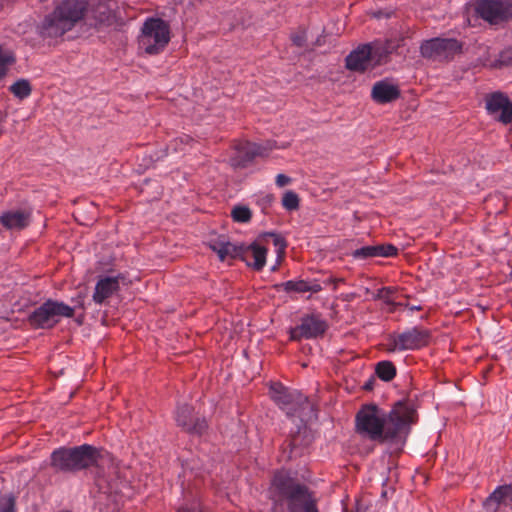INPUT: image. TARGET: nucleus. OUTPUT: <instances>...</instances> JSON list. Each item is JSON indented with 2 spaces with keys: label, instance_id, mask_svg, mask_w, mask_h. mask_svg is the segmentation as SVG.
I'll return each mask as SVG.
<instances>
[{
  "label": "nucleus",
  "instance_id": "obj_1",
  "mask_svg": "<svg viewBox=\"0 0 512 512\" xmlns=\"http://www.w3.org/2000/svg\"><path fill=\"white\" fill-rule=\"evenodd\" d=\"M414 422L415 410L405 403L398 402L389 413L367 404L357 412L356 431L371 441L403 446Z\"/></svg>",
  "mask_w": 512,
  "mask_h": 512
},
{
  "label": "nucleus",
  "instance_id": "obj_2",
  "mask_svg": "<svg viewBox=\"0 0 512 512\" xmlns=\"http://www.w3.org/2000/svg\"><path fill=\"white\" fill-rule=\"evenodd\" d=\"M87 12L99 25L111 26L121 19V7L117 0H62L47 15L39 27L43 37H60L71 30Z\"/></svg>",
  "mask_w": 512,
  "mask_h": 512
},
{
  "label": "nucleus",
  "instance_id": "obj_3",
  "mask_svg": "<svg viewBox=\"0 0 512 512\" xmlns=\"http://www.w3.org/2000/svg\"><path fill=\"white\" fill-rule=\"evenodd\" d=\"M170 41L169 24L160 18H147L138 36V49L141 53L157 55Z\"/></svg>",
  "mask_w": 512,
  "mask_h": 512
},
{
  "label": "nucleus",
  "instance_id": "obj_4",
  "mask_svg": "<svg viewBox=\"0 0 512 512\" xmlns=\"http://www.w3.org/2000/svg\"><path fill=\"white\" fill-rule=\"evenodd\" d=\"M211 249L217 253L219 259L224 261L242 255L247 265L260 271L266 264L267 249L258 243L249 245L245 250L223 239H215L210 243Z\"/></svg>",
  "mask_w": 512,
  "mask_h": 512
},
{
  "label": "nucleus",
  "instance_id": "obj_5",
  "mask_svg": "<svg viewBox=\"0 0 512 512\" xmlns=\"http://www.w3.org/2000/svg\"><path fill=\"white\" fill-rule=\"evenodd\" d=\"M272 488L287 499L290 512H318L307 489L294 484L284 473L275 474Z\"/></svg>",
  "mask_w": 512,
  "mask_h": 512
},
{
  "label": "nucleus",
  "instance_id": "obj_6",
  "mask_svg": "<svg viewBox=\"0 0 512 512\" xmlns=\"http://www.w3.org/2000/svg\"><path fill=\"white\" fill-rule=\"evenodd\" d=\"M98 451L90 445L74 448H60L51 455L54 468L61 471H73L86 468L97 462Z\"/></svg>",
  "mask_w": 512,
  "mask_h": 512
},
{
  "label": "nucleus",
  "instance_id": "obj_7",
  "mask_svg": "<svg viewBox=\"0 0 512 512\" xmlns=\"http://www.w3.org/2000/svg\"><path fill=\"white\" fill-rule=\"evenodd\" d=\"M395 46L390 42L365 44L352 51L346 58V67L352 71H365L380 65Z\"/></svg>",
  "mask_w": 512,
  "mask_h": 512
},
{
  "label": "nucleus",
  "instance_id": "obj_8",
  "mask_svg": "<svg viewBox=\"0 0 512 512\" xmlns=\"http://www.w3.org/2000/svg\"><path fill=\"white\" fill-rule=\"evenodd\" d=\"M273 401L290 417H298L302 421L311 411V404L306 396L297 390H291L281 383L270 386Z\"/></svg>",
  "mask_w": 512,
  "mask_h": 512
},
{
  "label": "nucleus",
  "instance_id": "obj_9",
  "mask_svg": "<svg viewBox=\"0 0 512 512\" xmlns=\"http://www.w3.org/2000/svg\"><path fill=\"white\" fill-rule=\"evenodd\" d=\"M74 309L62 302L48 300L35 309L29 316L30 324L35 328H51L62 317H72Z\"/></svg>",
  "mask_w": 512,
  "mask_h": 512
},
{
  "label": "nucleus",
  "instance_id": "obj_10",
  "mask_svg": "<svg viewBox=\"0 0 512 512\" xmlns=\"http://www.w3.org/2000/svg\"><path fill=\"white\" fill-rule=\"evenodd\" d=\"M284 144L277 145L276 141L269 140L264 144L240 141L234 147V155L231 158L232 165L244 167L255 157L267 156L273 149L285 148Z\"/></svg>",
  "mask_w": 512,
  "mask_h": 512
},
{
  "label": "nucleus",
  "instance_id": "obj_11",
  "mask_svg": "<svg viewBox=\"0 0 512 512\" xmlns=\"http://www.w3.org/2000/svg\"><path fill=\"white\" fill-rule=\"evenodd\" d=\"M429 342V332L419 327H413L398 334L391 335L387 345L390 352L417 350Z\"/></svg>",
  "mask_w": 512,
  "mask_h": 512
},
{
  "label": "nucleus",
  "instance_id": "obj_12",
  "mask_svg": "<svg viewBox=\"0 0 512 512\" xmlns=\"http://www.w3.org/2000/svg\"><path fill=\"white\" fill-rule=\"evenodd\" d=\"M461 50V44L456 39L433 38L424 41L420 47L421 55L432 60H448Z\"/></svg>",
  "mask_w": 512,
  "mask_h": 512
},
{
  "label": "nucleus",
  "instance_id": "obj_13",
  "mask_svg": "<svg viewBox=\"0 0 512 512\" xmlns=\"http://www.w3.org/2000/svg\"><path fill=\"white\" fill-rule=\"evenodd\" d=\"M475 9L482 19L491 24L512 18V0H478Z\"/></svg>",
  "mask_w": 512,
  "mask_h": 512
},
{
  "label": "nucleus",
  "instance_id": "obj_14",
  "mask_svg": "<svg viewBox=\"0 0 512 512\" xmlns=\"http://www.w3.org/2000/svg\"><path fill=\"white\" fill-rule=\"evenodd\" d=\"M327 328L326 322L318 316L308 315L301 319V323L290 329V339L297 341L302 338L311 339L322 335Z\"/></svg>",
  "mask_w": 512,
  "mask_h": 512
},
{
  "label": "nucleus",
  "instance_id": "obj_15",
  "mask_svg": "<svg viewBox=\"0 0 512 512\" xmlns=\"http://www.w3.org/2000/svg\"><path fill=\"white\" fill-rule=\"evenodd\" d=\"M486 109L493 118L504 124H508L512 120V102L501 92L487 96Z\"/></svg>",
  "mask_w": 512,
  "mask_h": 512
},
{
  "label": "nucleus",
  "instance_id": "obj_16",
  "mask_svg": "<svg viewBox=\"0 0 512 512\" xmlns=\"http://www.w3.org/2000/svg\"><path fill=\"white\" fill-rule=\"evenodd\" d=\"M176 421L179 426L186 431L195 434H202L207 427L204 419H194L192 416V408L188 405L179 407L176 412Z\"/></svg>",
  "mask_w": 512,
  "mask_h": 512
},
{
  "label": "nucleus",
  "instance_id": "obj_17",
  "mask_svg": "<svg viewBox=\"0 0 512 512\" xmlns=\"http://www.w3.org/2000/svg\"><path fill=\"white\" fill-rule=\"evenodd\" d=\"M512 504V486H500L484 501L483 506L487 512H498L502 506Z\"/></svg>",
  "mask_w": 512,
  "mask_h": 512
},
{
  "label": "nucleus",
  "instance_id": "obj_18",
  "mask_svg": "<svg viewBox=\"0 0 512 512\" xmlns=\"http://www.w3.org/2000/svg\"><path fill=\"white\" fill-rule=\"evenodd\" d=\"M119 289V278L112 276L101 277L95 286L93 301L103 304Z\"/></svg>",
  "mask_w": 512,
  "mask_h": 512
},
{
  "label": "nucleus",
  "instance_id": "obj_19",
  "mask_svg": "<svg viewBox=\"0 0 512 512\" xmlns=\"http://www.w3.org/2000/svg\"><path fill=\"white\" fill-rule=\"evenodd\" d=\"M99 489L107 494L108 497H113V501L117 504L121 501L122 497H129V494L125 492L129 490V487L125 481L109 480L105 477H99L97 480Z\"/></svg>",
  "mask_w": 512,
  "mask_h": 512
},
{
  "label": "nucleus",
  "instance_id": "obj_20",
  "mask_svg": "<svg viewBox=\"0 0 512 512\" xmlns=\"http://www.w3.org/2000/svg\"><path fill=\"white\" fill-rule=\"evenodd\" d=\"M398 249L391 244L364 246L352 252L355 259H366L373 257H392L395 256Z\"/></svg>",
  "mask_w": 512,
  "mask_h": 512
},
{
  "label": "nucleus",
  "instance_id": "obj_21",
  "mask_svg": "<svg viewBox=\"0 0 512 512\" xmlns=\"http://www.w3.org/2000/svg\"><path fill=\"white\" fill-rule=\"evenodd\" d=\"M372 98L377 103H388L399 97V89L393 83L382 80L374 84L372 88Z\"/></svg>",
  "mask_w": 512,
  "mask_h": 512
},
{
  "label": "nucleus",
  "instance_id": "obj_22",
  "mask_svg": "<svg viewBox=\"0 0 512 512\" xmlns=\"http://www.w3.org/2000/svg\"><path fill=\"white\" fill-rule=\"evenodd\" d=\"M29 221L30 214L23 210H9L0 216V223L7 229H23Z\"/></svg>",
  "mask_w": 512,
  "mask_h": 512
},
{
  "label": "nucleus",
  "instance_id": "obj_23",
  "mask_svg": "<svg viewBox=\"0 0 512 512\" xmlns=\"http://www.w3.org/2000/svg\"><path fill=\"white\" fill-rule=\"evenodd\" d=\"M282 287L286 292H312L317 293L322 290V287L317 282H307L305 280H289L282 284Z\"/></svg>",
  "mask_w": 512,
  "mask_h": 512
},
{
  "label": "nucleus",
  "instance_id": "obj_24",
  "mask_svg": "<svg viewBox=\"0 0 512 512\" xmlns=\"http://www.w3.org/2000/svg\"><path fill=\"white\" fill-rule=\"evenodd\" d=\"M15 57L13 52L0 45V80H2L9 71V68L14 64Z\"/></svg>",
  "mask_w": 512,
  "mask_h": 512
},
{
  "label": "nucleus",
  "instance_id": "obj_25",
  "mask_svg": "<svg viewBox=\"0 0 512 512\" xmlns=\"http://www.w3.org/2000/svg\"><path fill=\"white\" fill-rule=\"evenodd\" d=\"M10 92L18 99H25L30 96L32 88L28 80L19 79L9 87Z\"/></svg>",
  "mask_w": 512,
  "mask_h": 512
},
{
  "label": "nucleus",
  "instance_id": "obj_26",
  "mask_svg": "<svg viewBox=\"0 0 512 512\" xmlns=\"http://www.w3.org/2000/svg\"><path fill=\"white\" fill-rule=\"evenodd\" d=\"M376 374L383 381H390L396 375V368L390 361H381L376 366Z\"/></svg>",
  "mask_w": 512,
  "mask_h": 512
},
{
  "label": "nucleus",
  "instance_id": "obj_27",
  "mask_svg": "<svg viewBox=\"0 0 512 512\" xmlns=\"http://www.w3.org/2000/svg\"><path fill=\"white\" fill-rule=\"evenodd\" d=\"M231 216L235 222L246 223L251 219V211L246 206H236L232 209Z\"/></svg>",
  "mask_w": 512,
  "mask_h": 512
},
{
  "label": "nucleus",
  "instance_id": "obj_28",
  "mask_svg": "<svg viewBox=\"0 0 512 512\" xmlns=\"http://www.w3.org/2000/svg\"><path fill=\"white\" fill-rule=\"evenodd\" d=\"M282 205L286 210L293 211L299 207V197L293 191H287L282 198Z\"/></svg>",
  "mask_w": 512,
  "mask_h": 512
},
{
  "label": "nucleus",
  "instance_id": "obj_29",
  "mask_svg": "<svg viewBox=\"0 0 512 512\" xmlns=\"http://www.w3.org/2000/svg\"><path fill=\"white\" fill-rule=\"evenodd\" d=\"M271 236L273 237L274 245L277 248V263L275 265H273V267H272V271H275L277 269V265L279 264V262L282 260V258L284 256L286 243L282 238H280L279 236H277L275 234H271Z\"/></svg>",
  "mask_w": 512,
  "mask_h": 512
},
{
  "label": "nucleus",
  "instance_id": "obj_30",
  "mask_svg": "<svg viewBox=\"0 0 512 512\" xmlns=\"http://www.w3.org/2000/svg\"><path fill=\"white\" fill-rule=\"evenodd\" d=\"M0 512H15V498L11 494L0 496Z\"/></svg>",
  "mask_w": 512,
  "mask_h": 512
},
{
  "label": "nucleus",
  "instance_id": "obj_31",
  "mask_svg": "<svg viewBox=\"0 0 512 512\" xmlns=\"http://www.w3.org/2000/svg\"><path fill=\"white\" fill-rule=\"evenodd\" d=\"M395 291L390 287H385L377 292V298L383 300L387 305H394Z\"/></svg>",
  "mask_w": 512,
  "mask_h": 512
},
{
  "label": "nucleus",
  "instance_id": "obj_32",
  "mask_svg": "<svg viewBox=\"0 0 512 512\" xmlns=\"http://www.w3.org/2000/svg\"><path fill=\"white\" fill-rule=\"evenodd\" d=\"M192 141V139L187 136V135H184V136H181L179 138H176L170 145H169V149H173L174 151H184L185 148L184 146L185 145H188L190 142Z\"/></svg>",
  "mask_w": 512,
  "mask_h": 512
},
{
  "label": "nucleus",
  "instance_id": "obj_33",
  "mask_svg": "<svg viewBox=\"0 0 512 512\" xmlns=\"http://www.w3.org/2000/svg\"><path fill=\"white\" fill-rule=\"evenodd\" d=\"M292 41L296 46H303L306 41V34L305 32H301L299 34H295L292 36Z\"/></svg>",
  "mask_w": 512,
  "mask_h": 512
},
{
  "label": "nucleus",
  "instance_id": "obj_34",
  "mask_svg": "<svg viewBox=\"0 0 512 512\" xmlns=\"http://www.w3.org/2000/svg\"><path fill=\"white\" fill-rule=\"evenodd\" d=\"M291 182V178L284 175V174H278L276 176V185L278 187H284L288 185Z\"/></svg>",
  "mask_w": 512,
  "mask_h": 512
},
{
  "label": "nucleus",
  "instance_id": "obj_35",
  "mask_svg": "<svg viewBox=\"0 0 512 512\" xmlns=\"http://www.w3.org/2000/svg\"><path fill=\"white\" fill-rule=\"evenodd\" d=\"M177 512H201L196 505L186 506L180 508Z\"/></svg>",
  "mask_w": 512,
  "mask_h": 512
},
{
  "label": "nucleus",
  "instance_id": "obj_36",
  "mask_svg": "<svg viewBox=\"0 0 512 512\" xmlns=\"http://www.w3.org/2000/svg\"><path fill=\"white\" fill-rule=\"evenodd\" d=\"M508 53H510V51H505L501 54V58H500L501 63H505V64L509 63L508 58H507Z\"/></svg>",
  "mask_w": 512,
  "mask_h": 512
}]
</instances>
